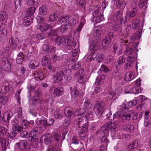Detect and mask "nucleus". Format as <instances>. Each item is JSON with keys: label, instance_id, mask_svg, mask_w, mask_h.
Segmentation results:
<instances>
[{"label": "nucleus", "instance_id": "nucleus-59", "mask_svg": "<svg viewBox=\"0 0 151 151\" xmlns=\"http://www.w3.org/2000/svg\"><path fill=\"white\" fill-rule=\"evenodd\" d=\"M122 136L120 137L119 138L122 139H128L130 138L131 137V135L127 133L126 134L125 133H121ZM121 134H120V135Z\"/></svg>", "mask_w": 151, "mask_h": 151}, {"label": "nucleus", "instance_id": "nucleus-45", "mask_svg": "<svg viewBox=\"0 0 151 151\" xmlns=\"http://www.w3.org/2000/svg\"><path fill=\"white\" fill-rule=\"evenodd\" d=\"M122 111H117L113 115V120L116 119H121L122 116Z\"/></svg>", "mask_w": 151, "mask_h": 151}, {"label": "nucleus", "instance_id": "nucleus-3", "mask_svg": "<svg viewBox=\"0 0 151 151\" xmlns=\"http://www.w3.org/2000/svg\"><path fill=\"white\" fill-rule=\"evenodd\" d=\"M122 43L125 44L126 45V50L124 52V54L128 56L129 59H135L137 57V54L135 52V48H132L130 47H129V45L130 43H128L127 40H121Z\"/></svg>", "mask_w": 151, "mask_h": 151}, {"label": "nucleus", "instance_id": "nucleus-14", "mask_svg": "<svg viewBox=\"0 0 151 151\" xmlns=\"http://www.w3.org/2000/svg\"><path fill=\"white\" fill-rule=\"evenodd\" d=\"M135 77L134 73L129 72L127 73L124 76V80L126 82H128L133 79Z\"/></svg>", "mask_w": 151, "mask_h": 151}, {"label": "nucleus", "instance_id": "nucleus-12", "mask_svg": "<svg viewBox=\"0 0 151 151\" xmlns=\"http://www.w3.org/2000/svg\"><path fill=\"white\" fill-rule=\"evenodd\" d=\"M101 28L100 27H96L94 29V32L93 34L94 36V40H96V42H98L100 39L101 36L100 33Z\"/></svg>", "mask_w": 151, "mask_h": 151}, {"label": "nucleus", "instance_id": "nucleus-15", "mask_svg": "<svg viewBox=\"0 0 151 151\" xmlns=\"http://www.w3.org/2000/svg\"><path fill=\"white\" fill-rule=\"evenodd\" d=\"M78 17L77 15H74L72 17L68 18L67 20V22L70 24L71 26H74L75 25L76 22L78 20Z\"/></svg>", "mask_w": 151, "mask_h": 151}, {"label": "nucleus", "instance_id": "nucleus-52", "mask_svg": "<svg viewBox=\"0 0 151 151\" xmlns=\"http://www.w3.org/2000/svg\"><path fill=\"white\" fill-rule=\"evenodd\" d=\"M4 28L2 24H0V35L1 36H6L7 35L6 30Z\"/></svg>", "mask_w": 151, "mask_h": 151}, {"label": "nucleus", "instance_id": "nucleus-39", "mask_svg": "<svg viewBox=\"0 0 151 151\" xmlns=\"http://www.w3.org/2000/svg\"><path fill=\"white\" fill-rule=\"evenodd\" d=\"M79 93L78 89L76 88L72 90L71 93V95L73 99L77 98L79 95Z\"/></svg>", "mask_w": 151, "mask_h": 151}, {"label": "nucleus", "instance_id": "nucleus-37", "mask_svg": "<svg viewBox=\"0 0 151 151\" xmlns=\"http://www.w3.org/2000/svg\"><path fill=\"white\" fill-rule=\"evenodd\" d=\"M93 21H95L96 23H99L102 21L104 19L103 16L101 14H99L96 15L95 17H93Z\"/></svg>", "mask_w": 151, "mask_h": 151}, {"label": "nucleus", "instance_id": "nucleus-46", "mask_svg": "<svg viewBox=\"0 0 151 151\" xmlns=\"http://www.w3.org/2000/svg\"><path fill=\"white\" fill-rule=\"evenodd\" d=\"M68 18H69V17L68 16L66 17L61 16L58 18L57 21L58 23L59 24L63 23H64L65 22L67 21V20L68 19Z\"/></svg>", "mask_w": 151, "mask_h": 151}, {"label": "nucleus", "instance_id": "nucleus-48", "mask_svg": "<svg viewBox=\"0 0 151 151\" xmlns=\"http://www.w3.org/2000/svg\"><path fill=\"white\" fill-rule=\"evenodd\" d=\"M84 113V110L83 109L79 108L74 113L75 116H83V115Z\"/></svg>", "mask_w": 151, "mask_h": 151}, {"label": "nucleus", "instance_id": "nucleus-42", "mask_svg": "<svg viewBox=\"0 0 151 151\" xmlns=\"http://www.w3.org/2000/svg\"><path fill=\"white\" fill-rule=\"evenodd\" d=\"M13 130L14 131H17L18 132H20L23 130V128L21 126H19L17 124H13L12 127Z\"/></svg>", "mask_w": 151, "mask_h": 151}, {"label": "nucleus", "instance_id": "nucleus-47", "mask_svg": "<svg viewBox=\"0 0 151 151\" xmlns=\"http://www.w3.org/2000/svg\"><path fill=\"white\" fill-rule=\"evenodd\" d=\"M137 13V11L136 9L134 7L132 9V11L129 12L127 14L128 16L130 17H134Z\"/></svg>", "mask_w": 151, "mask_h": 151}, {"label": "nucleus", "instance_id": "nucleus-29", "mask_svg": "<svg viewBox=\"0 0 151 151\" xmlns=\"http://www.w3.org/2000/svg\"><path fill=\"white\" fill-rule=\"evenodd\" d=\"M131 27L130 26H127L125 29V31L121 30L120 32V35L122 36H124V35L126 36L130 33Z\"/></svg>", "mask_w": 151, "mask_h": 151}, {"label": "nucleus", "instance_id": "nucleus-32", "mask_svg": "<svg viewBox=\"0 0 151 151\" xmlns=\"http://www.w3.org/2000/svg\"><path fill=\"white\" fill-rule=\"evenodd\" d=\"M27 144V142L25 140H23L17 143V145H18L19 148L22 150L26 148Z\"/></svg>", "mask_w": 151, "mask_h": 151}, {"label": "nucleus", "instance_id": "nucleus-9", "mask_svg": "<svg viewBox=\"0 0 151 151\" xmlns=\"http://www.w3.org/2000/svg\"><path fill=\"white\" fill-rule=\"evenodd\" d=\"M114 33L112 32H109L106 35L105 38L103 40L102 45L104 47L109 45L111 42V40L113 38Z\"/></svg>", "mask_w": 151, "mask_h": 151}, {"label": "nucleus", "instance_id": "nucleus-22", "mask_svg": "<svg viewBox=\"0 0 151 151\" xmlns=\"http://www.w3.org/2000/svg\"><path fill=\"white\" fill-rule=\"evenodd\" d=\"M64 113L66 117H70L73 113V109L70 107H67L64 110Z\"/></svg>", "mask_w": 151, "mask_h": 151}, {"label": "nucleus", "instance_id": "nucleus-26", "mask_svg": "<svg viewBox=\"0 0 151 151\" xmlns=\"http://www.w3.org/2000/svg\"><path fill=\"white\" fill-rule=\"evenodd\" d=\"M39 62L35 60H32L30 62L29 65V68L32 69L37 68L39 65Z\"/></svg>", "mask_w": 151, "mask_h": 151}, {"label": "nucleus", "instance_id": "nucleus-44", "mask_svg": "<svg viewBox=\"0 0 151 151\" xmlns=\"http://www.w3.org/2000/svg\"><path fill=\"white\" fill-rule=\"evenodd\" d=\"M83 116L85 117V119L87 120L88 119H91L93 117V112L90 111H88Z\"/></svg>", "mask_w": 151, "mask_h": 151}, {"label": "nucleus", "instance_id": "nucleus-51", "mask_svg": "<svg viewBox=\"0 0 151 151\" xmlns=\"http://www.w3.org/2000/svg\"><path fill=\"white\" fill-rule=\"evenodd\" d=\"M100 71H103L105 73H107L109 71V69L108 67L104 65H102L100 69V70L99 71V72Z\"/></svg>", "mask_w": 151, "mask_h": 151}, {"label": "nucleus", "instance_id": "nucleus-53", "mask_svg": "<svg viewBox=\"0 0 151 151\" xmlns=\"http://www.w3.org/2000/svg\"><path fill=\"white\" fill-rule=\"evenodd\" d=\"M101 89L99 87H96L92 92V94L96 96L100 95L101 92Z\"/></svg>", "mask_w": 151, "mask_h": 151}, {"label": "nucleus", "instance_id": "nucleus-19", "mask_svg": "<svg viewBox=\"0 0 151 151\" xmlns=\"http://www.w3.org/2000/svg\"><path fill=\"white\" fill-rule=\"evenodd\" d=\"M2 65L4 70L8 71L11 69L10 64L7 60L3 61L2 63Z\"/></svg>", "mask_w": 151, "mask_h": 151}, {"label": "nucleus", "instance_id": "nucleus-7", "mask_svg": "<svg viewBox=\"0 0 151 151\" xmlns=\"http://www.w3.org/2000/svg\"><path fill=\"white\" fill-rule=\"evenodd\" d=\"M90 58H92L94 60L98 62L102 61L104 57V55L101 53H97L92 51L89 56Z\"/></svg>", "mask_w": 151, "mask_h": 151}, {"label": "nucleus", "instance_id": "nucleus-50", "mask_svg": "<svg viewBox=\"0 0 151 151\" xmlns=\"http://www.w3.org/2000/svg\"><path fill=\"white\" fill-rule=\"evenodd\" d=\"M138 146V142L136 140H134L133 142L129 145L128 148L129 150L133 148H136Z\"/></svg>", "mask_w": 151, "mask_h": 151}, {"label": "nucleus", "instance_id": "nucleus-4", "mask_svg": "<svg viewBox=\"0 0 151 151\" xmlns=\"http://www.w3.org/2000/svg\"><path fill=\"white\" fill-rule=\"evenodd\" d=\"M75 121L79 128V130H81V132H87L88 124L87 120L85 119V117L83 116H80L76 118Z\"/></svg>", "mask_w": 151, "mask_h": 151}, {"label": "nucleus", "instance_id": "nucleus-8", "mask_svg": "<svg viewBox=\"0 0 151 151\" xmlns=\"http://www.w3.org/2000/svg\"><path fill=\"white\" fill-rule=\"evenodd\" d=\"M141 91V88L139 86H134L130 88L129 86H127L125 89L126 93H133L137 94L140 93Z\"/></svg>", "mask_w": 151, "mask_h": 151}, {"label": "nucleus", "instance_id": "nucleus-11", "mask_svg": "<svg viewBox=\"0 0 151 151\" xmlns=\"http://www.w3.org/2000/svg\"><path fill=\"white\" fill-rule=\"evenodd\" d=\"M64 77L65 75L63 72H58L53 76V80L55 83H57L61 81Z\"/></svg>", "mask_w": 151, "mask_h": 151}, {"label": "nucleus", "instance_id": "nucleus-64", "mask_svg": "<svg viewBox=\"0 0 151 151\" xmlns=\"http://www.w3.org/2000/svg\"><path fill=\"white\" fill-rule=\"evenodd\" d=\"M77 81L80 83H83L86 81V79L83 76H80L77 78Z\"/></svg>", "mask_w": 151, "mask_h": 151}, {"label": "nucleus", "instance_id": "nucleus-35", "mask_svg": "<svg viewBox=\"0 0 151 151\" xmlns=\"http://www.w3.org/2000/svg\"><path fill=\"white\" fill-rule=\"evenodd\" d=\"M140 24V21L139 19L134 20L132 23V27L133 29H137L139 28Z\"/></svg>", "mask_w": 151, "mask_h": 151}, {"label": "nucleus", "instance_id": "nucleus-17", "mask_svg": "<svg viewBox=\"0 0 151 151\" xmlns=\"http://www.w3.org/2000/svg\"><path fill=\"white\" fill-rule=\"evenodd\" d=\"M12 116V113L11 112L7 111L4 113L2 118V119L5 122L9 123V119Z\"/></svg>", "mask_w": 151, "mask_h": 151}, {"label": "nucleus", "instance_id": "nucleus-54", "mask_svg": "<svg viewBox=\"0 0 151 151\" xmlns=\"http://www.w3.org/2000/svg\"><path fill=\"white\" fill-rule=\"evenodd\" d=\"M29 6L36 4L40 2V0H26Z\"/></svg>", "mask_w": 151, "mask_h": 151}, {"label": "nucleus", "instance_id": "nucleus-6", "mask_svg": "<svg viewBox=\"0 0 151 151\" xmlns=\"http://www.w3.org/2000/svg\"><path fill=\"white\" fill-rule=\"evenodd\" d=\"M9 43L11 47L13 50L20 49L22 46V42L19 41L17 38H11L9 40Z\"/></svg>", "mask_w": 151, "mask_h": 151}, {"label": "nucleus", "instance_id": "nucleus-23", "mask_svg": "<svg viewBox=\"0 0 151 151\" xmlns=\"http://www.w3.org/2000/svg\"><path fill=\"white\" fill-rule=\"evenodd\" d=\"M122 47L120 44H115L113 47L114 52L117 55H120L122 53Z\"/></svg>", "mask_w": 151, "mask_h": 151}, {"label": "nucleus", "instance_id": "nucleus-10", "mask_svg": "<svg viewBox=\"0 0 151 151\" xmlns=\"http://www.w3.org/2000/svg\"><path fill=\"white\" fill-rule=\"evenodd\" d=\"M122 13L120 11H118L116 13L112 16L110 18L111 23H113L114 22H119L120 20L123 22Z\"/></svg>", "mask_w": 151, "mask_h": 151}, {"label": "nucleus", "instance_id": "nucleus-33", "mask_svg": "<svg viewBox=\"0 0 151 151\" xmlns=\"http://www.w3.org/2000/svg\"><path fill=\"white\" fill-rule=\"evenodd\" d=\"M116 1V6L118 8L122 9L126 6L125 3L123 0H117Z\"/></svg>", "mask_w": 151, "mask_h": 151}, {"label": "nucleus", "instance_id": "nucleus-55", "mask_svg": "<svg viewBox=\"0 0 151 151\" xmlns=\"http://www.w3.org/2000/svg\"><path fill=\"white\" fill-rule=\"evenodd\" d=\"M8 99L5 96H0V104H5L7 101Z\"/></svg>", "mask_w": 151, "mask_h": 151}, {"label": "nucleus", "instance_id": "nucleus-61", "mask_svg": "<svg viewBox=\"0 0 151 151\" xmlns=\"http://www.w3.org/2000/svg\"><path fill=\"white\" fill-rule=\"evenodd\" d=\"M40 29L43 32H46L47 30V24L43 23L40 27Z\"/></svg>", "mask_w": 151, "mask_h": 151}, {"label": "nucleus", "instance_id": "nucleus-38", "mask_svg": "<svg viewBox=\"0 0 151 151\" xmlns=\"http://www.w3.org/2000/svg\"><path fill=\"white\" fill-rule=\"evenodd\" d=\"M29 140L31 142H36L38 140V137L36 136L35 133H30Z\"/></svg>", "mask_w": 151, "mask_h": 151}, {"label": "nucleus", "instance_id": "nucleus-49", "mask_svg": "<svg viewBox=\"0 0 151 151\" xmlns=\"http://www.w3.org/2000/svg\"><path fill=\"white\" fill-rule=\"evenodd\" d=\"M137 32V34L135 36L134 35V36H131V37L130 39L132 40V42H134V40H136V38L138 37H139V38H140L141 36L142 35V30L141 29H139L138 31Z\"/></svg>", "mask_w": 151, "mask_h": 151}, {"label": "nucleus", "instance_id": "nucleus-58", "mask_svg": "<svg viewBox=\"0 0 151 151\" xmlns=\"http://www.w3.org/2000/svg\"><path fill=\"white\" fill-rule=\"evenodd\" d=\"M147 0H140L138 1L137 4H138L140 8H142L146 4Z\"/></svg>", "mask_w": 151, "mask_h": 151}, {"label": "nucleus", "instance_id": "nucleus-57", "mask_svg": "<svg viewBox=\"0 0 151 151\" xmlns=\"http://www.w3.org/2000/svg\"><path fill=\"white\" fill-rule=\"evenodd\" d=\"M98 42H96V41L91 42L90 44L89 49L90 50H93V51L96 50L97 47V43H98Z\"/></svg>", "mask_w": 151, "mask_h": 151}, {"label": "nucleus", "instance_id": "nucleus-28", "mask_svg": "<svg viewBox=\"0 0 151 151\" xmlns=\"http://www.w3.org/2000/svg\"><path fill=\"white\" fill-rule=\"evenodd\" d=\"M134 59H127L125 62L124 66L125 68L126 69H129L131 67L132 64L133 63L132 60H133Z\"/></svg>", "mask_w": 151, "mask_h": 151}, {"label": "nucleus", "instance_id": "nucleus-34", "mask_svg": "<svg viewBox=\"0 0 151 151\" xmlns=\"http://www.w3.org/2000/svg\"><path fill=\"white\" fill-rule=\"evenodd\" d=\"M47 12V9L46 5H43L39 9L40 14L41 15H45Z\"/></svg>", "mask_w": 151, "mask_h": 151}, {"label": "nucleus", "instance_id": "nucleus-5", "mask_svg": "<svg viewBox=\"0 0 151 151\" xmlns=\"http://www.w3.org/2000/svg\"><path fill=\"white\" fill-rule=\"evenodd\" d=\"M105 103L103 102L97 101L94 106V111L99 118L101 119L105 110Z\"/></svg>", "mask_w": 151, "mask_h": 151}, {"label": "nucleus", "instance_id": "nucleus-20", "mask_svg": "<svg viewBox=\"0 0 151 151\" xmlns=\"http://www.w3.org/2000/svg\"><path fill=\"white\" fill-rule=\"evenodd\" d=\"M10 84L9 83L6 82L3 84L1 91L2 93L6 94L10 89Z\"/></svg>", "mask_w": 151, "mask_h": 151}, {"label": "nucleus", "instance_id": "nucleus-24", "mask_svg": "<svg viewBox=\"0 0 151 151\" xmlns=\"http://www.w3.org/2000/svg\"><path fill=\"white\" fill-rule=\"evenodd\" d=\"M34 78L37 81L42 80L43 78L44 74L41 72L36 71L34 74Z\"/></svg>", "mask_w": 151, "mask_h": 151}, {"label": "nucleus", "instance_id": "nucleus-1", "mask_svg": "<svg viewBox=\"0 0 151 151\" xmlns=\"http://www.w3.org/2000/svg\"><path fill=\"white\" fill-rule=\"evenodd\" d=\"M72 38L70 37H58L56 40V43L58 45L61 44L66 46V49L70 50L74 48L76 45V41L72 40Z\"/></svg>", "mask_w": 151, "mask_h": 151}, {"label": "nucleus", "instance_id": "nucleus-13", "mask_svg": "<svg viewBox=\"0 0 151 151\" xmlns=\"http://www.w3.org/2000/svg\"><path fill=\"white\" fill-rule=\"evenodd\" d=\"M63 89L62 88L58 87L54 89L52 96L54 97H59L63 93Z\"/></svg>", "mask_w": 151, "mask_h": 151}, {"label": "nucleus", "instance_id": "nucleus-56", "mask_svg": "<svg viewBox=\"0 0 151 151\" xmlns=\"http://www.w3.org/2000/svg\"><path fill=\"white\" fill-rule=\"evenodd\" d=\"M58 17V16L57 14H51L49 17V21L50 22L54 21Z\"/></svg>", "mask_w": 151, "mask_h": 151}, {"label": "nucleus", "instance_id": "nucleus-21", "mask_svg": "<svg viewBox=\"0 0 151 151\" xmlns=\"http://www.w3.org/2000/svg\"><path fill=\"white\" fill-rule=\"evenodd\" d=\"M106 76L105 75L102 74L98 76L96 81L95 84L98 85L102 84L104 82V80Z\"/></svg>", "mask_w": 151, "mask_h": 151}, {"label": "nucleus", "instance_id": "nucleus-60", "mask_svg": "<svg viewBox=\"0 0 151 151\" xmlns=\"http://www.w3.org/2000/svg\"><path fill=\"white\" fill-rule=\"evenodd\" d=\"M21 122L22 126L24 128H27L29 125V122L25 119L21 121Z\"/></svg>", "mask_w": 151, "mask_h": 151}, {"label": "nucleus", "instance_id": "nucleus-25", "mask_svg": "<svg viewBox=\"0 0 151 151\" xmlns=\"http://www.w3.org/2000/svg\"><path fill=\"white\" fill-rule=\"evenodd\" d=\"M123 130L128 132H132L134 131V127L130 124H126L123 126Z\"/></svg>", "mask_w": 151, "mask_h": 151}, {"label": "nucleus", "instance_id": "nucleus-18", "mask_svg": "<svg viewBox=\"0 0 151 151\" xmlns=\"http://www.w3.org/2000/svg\"><path fill=\"white\" fill-rule=\"evenodd\" d=\"M114 23H113V25L112 26V29L114 31H118L121 30L122 28L121 26L122 22V21L120 20L119 22H114Z\"/></svg>", "mask_w": 151, "mask_h": 151}, {"label": "nucleus", "instance_id": "nucleus-27", "mask_svg": "<svg viewBox=\"0 0 151 151\" xmlns=\"http://www.w3.org/2000/svg\"><path fill=\"white\" fill-rule=\"evenodd\" d=\"M122 115L121 119V122H123L125 120L128 121L130 119L131 115L129 113L128 114L122 112Z\"/></svg>", "mask_w": 151, "mask_h": 151}, {"label": "nucleus", "instance_id": "nucleus-30", "mask_svg": "<svg viewBox=\"0 0 151 151\" xmlns=\"http://www.w3.org/2000/svg\"><path fill=\"white\" fill-rule=\"evenodd\" d=\"M35 9L34 7H32L29 8L26 12V16L27 17L32 15L35 13Z\"/></svg>", "mask_w": 151, "mask_h": 151}, {"label": "nucleus", "instance_id": "nucleus-43", "mask_svg": "<svg viewBox=\"0 0 151 151\" xmlns=\"http://www.w3.org/2000/svg\"><path fill=\"white\" fill-rule=\"evenodd\" d=\"M122 91V88L121 87H119L115 89L114 92L113 93V94L112 95L119 96L121 94Z\"/></svg>", "mask_w": 151, "mask_h": 151}, {"label": "nucleus", "instance_id": "nucleus-36", "mask_svg": "<svg viewBox=\"0 0 151 151\" xmlns=\"http://www.w3.org/2000/svg\"><path fill=\"white\" fill-rule=\"evenodd\" d=\"M36 122L38 124H43V128L44 129H46L47 128V123L46 121L38 119L36 121Z\"/></svg>", "mask_w": 151, "mask_h": 151}, {"label": "nucleus", "instance_id": "nucleus-16", "mask_svg": "<svg viewBox=\"0 0 151 151\" xmlns=\"http://www.w3.org/2000/svg\"><path fill=\"white\" fill-rule=\"evenodd\" d=\"M22 108L19 107L18 109V115L16 120L19 122H21V121L24 119V115L22 113Z\"/></svg>", "mask_w": 151, "mask_h": 151}, {"label": "nucleus", "instance_id": "nucleus-31", "mask_svg": "<svg viewBox=\"0 0 151 151\" xmlns=\"http://www.w3.org/2000/svg\"><path fill=\"white\" fill-rule=\"evenodd\" d=\"M8 17V14L7 12L4 11L0 12V22L4 21Z\"/></svg>", "mask_w": 151, "mask_h": 151}, {"label": "nucleus", "instance_id": "nucleus-62", "mask_svg": "<svg viewBox=\"0 0 151 151\" xmlns=\"http://www.w3.org/2000/svg\"><path fill=\"white\" fill-rule=\"evenodd\" d=\"M138 101L137 99L133 100L128 102V106L129 107H131L135 106L137 104Z\"/></svg>", "mask_w": 151, "mask_h": 151}, {"label": "nucleus", "instance_id": "nucleus-2", "mask_svg": "<svg viewBox=\"0 0 151 151\" xmlns=\"http://www.w3.org/2000/svg\"><path fill=\"white\" fill-rule=\"evenodd\" d=\"M119 122L117 120L110 121L103 125L100 129V131L102 132H112L115 129L118 125Z\"/></svg>", "mask_w": 151, "mask_h": 151}, {"label": "nucleus", "instance_id": "nucleus-63", "mask_svg": "<svg viewBox=\"0 0 151 151\" xmlns=\"http://www.w3.org/2000/svg\"><path fill=\"white\" fill-rule=\"evenodd\" d=\"M83 106L84 107L87 109H91L92 107V105L88 101H86L84 102Z\"/></svg>", "mask_w": 151, "mask_h": 151}, {"label": "nucleus", "instance_id": "nucleus-41", "mask_svg": "<svg viewBox=\"0 0 151 151\" xmlns=\"http://www.w3.org/2000/svg\"><path fill=\"white\" fill-rule=\"evenodd\" d=\"M126 60L125 57L123 56H121L117 60V66H121L123 65Z\"/></svg>", "mask_w": 151, "mask_h": 151}, {"label": "nucleus", "instance_id": "nucleus-40", "mask_svg": "<svg viewBox=\"0 0 151 151\" xmlns=\"http://www.w3.org/2000/svg\"><path fill=\"white\" fill-rule=\"evenodd\" d=\"M69 26V23L66 21L64 22L63 25L61 26V30L63 32L66 31L68 29Z\"/></svg>", "mask_w": 151, "mask_h": 151}]
</instances>
